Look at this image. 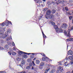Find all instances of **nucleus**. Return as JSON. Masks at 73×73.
Segmentation results:
<instances>
[{
  "mask_svg": "<svg viewBox=\"0 0 73 73\" xmlns=\"http://www.w3.org/2000/svg\"><path fill=\"white\" fill-rule=\"evenodd\" d=\"M0 35H2L1 36L2 38H7V39L6 40L7 41H9L10 40V39L12 40V37L11 36H9L7 34H3V33L2 32V31H0Z\"/></svg>",
  "mask_w": 73,
  "mask_h": 73,
  "instance_id": "1",
  "label": "nucleus"
},
{
  "mask_svg": "<svg viewBox=\"0 0 73 73\" xmlns=\"http://www.w3.org/2000/svg\"><path fill=\"white\" fill-rule=\"evenodd\" d=\"M70 26H69V29H68V32L66 31H64V33L66 36H67L68 38H69V37H70V30H72L73 29V26L71 27H70Z\"/></svg>",
  "mask_w": 73,
  "mask_h": 73,
  "instance_id": "2",
  "label": "nucleus"
},
{
  "mask_svg": "<svg viewBox=\"0 0 73 73\" xmlns=\"http://www.w3.org/2000/svg\"><path fill=\"white\" fill-rule=\"evenodd\" d=\"M33 66L32 67V68H31V70H34L35 72H37V68L35 67L36 64H35V62L34 61H33Z\"/></svg>",
  "mask_w": 73,
  "mask_h": 73,
  "instance_id": "3",
  "label": "nucleus"
},
{
  "mask_svg": "<svg viewBox=\"0 0 73 73\" xmlns=\"http://www.w3.org/2000/svg\"><path fill=\"white\" fill-rule=\"evenodd\" d=\"M27 53L25 52H22L21 51H19V52H18V54L19 55H20V56H23V54H27L28 55H29V54H31V53Z\"/></svg>",
  "mask_w": 73,
  "mask_h": 73,
  "instance_id": "4",
  "label": "nucleus"
},
{
  "mask_svg": "<svg viewBox=\"0 0 73 73\" xmlns=\"http://www.w3.org/2000/svg\"><path fill=\"white\" fill-rule=\"evenodd\" d=\"M45 17L46 19H52V18L54 17L53 15H46Z\"/></svg>",
  "mask_w": 73,
  "mask_h": 73,
  "instance_id": "5",
  "label": "nucleus"
},
{
  "mask_svg": "<svg viewBox=\"0 0 73 73\" xmlns=\"http://www.w3.org/2000/svg\"><path fill=\"white\" fill-rule=\"evenodd\" d=\"M8 26L9 25V23L8 22H4L2 24H1V26L3 27V26Z\"/></svg>",
  "mask_w": 73,
  "mask_h": 73,
  "instance_id": "6",
  "label": "nucleus"
},
{
  "mask_svg": "<svg viewBox=\"0 0 73 73\" xmlns=\"http://www.w3.org/2000/svg\"><path fill=\"white\" fill-rule=\"evenodd\" d=\"M25 64V61L24 60H22L21 62V64H19V66L21 67V68H22L23 69V66H24V65Z\"/></svg>",
  "mask_w": 73,
  "mask_h": 73,
  "instance_id": "7",
  "label": "nucleus"
},
{
  "mask_svg": "<svg viewBox=\"0 0 73 73\" xmlns=\"http://www.w3.org/2000/svg\"><path fill=\"white\" fill-rule=\"evenodd\" d=\"M68 60V58H66V59L62 61L61 62H59V65H62V64H64V63L65 64V61H67L66 60Z\"/></svg>",
  "mask_w": 73,
  "mask_h": 73,
  "instance_id": "8",
  "label": "nucleus"
},
{
  "mask_svg": "<svg viewBox=\"0 0 73 73\" xmlns=\"http://www.w3.org/2000/svg\"><path fill=\"white\" fill-rule=\"evenodd\" d=\"M62 29L61 28H59L56 29V32H60V33H62Z\"/></svg>",
  "mask_w": 73,
  "mask_h": 73,
  "instance_id": "9",
  "label": "nucleus"
},
{
  "mask_svg": "<svg viewBox=\"0 0 73 73\" xmlns=\"http://www.w3.org/2000/svg\"><path fill=\"white\" fill-rule=\"evenodd\" d=\"M50 13H51V11L49 9L46 12V15H47V16L49 15L50 14Z\"/></svg>",
  "mask_w": 73,
  "mask_h": 73,
  "instance_id": "10",
  "label": "nucleus"
},
{
  "mask_svg": "<svg viewBox=\"0 0 73 73\" xmlns=\"http://www.w3.org/2000/svg\"><path fill=\"white\" fill-rule=\"evenodd\" d=\"M68 27V25L66 23H64L62 25V28H66Z\"/></svg>",
  "mask_w": 73,
  "mask_h": 73,
  "instance_id": "11",
  "label": "nucleus"
},
{
  "mask_svg": "<svg viewBox=\"0 0 73 73\" xmlns=\"http://www.w3.org/2000/svg\"><path fill=\"white\" fill-rule=\"evenodd\" d=\"M72 54H73V51H72L70 50L68 52V55L70 56L71 55H72Z\"/></svg>",
  "mask_w": 73,
  "mask_h": 73,
  "instance_id": "12",
  "label": "nucleus"
},
{
  "mask_svg": "<svg viewBox=\"0 0 73 73\" xmlns=\"http://www.w3.org/2000/svg\"><path fill=\"white\" fill-rule=\"evenodd\" d=\"M58 3H62V2H63V4L64 3H66V4H67V1H61V0H58Z\"/></svg>",
  "mask_w": 73,
  "mask_h": 73,
  "instance_id": "13",
  "label": "nucleus"
},
{
  "mask_svg": "<svg viewBox=\"0 0 73 73\" xmlns=\"http://www.w3.org/2000/svg\"><path fill=\"white\" fill-rule=\"evenodd\" d=\"M50 70V68L49 67H47L46 68V70H45L44 73H48V71H49Z\"/></svg>",
  "mask_w": 73,
  "mask_h": 73,
  "instance_id": "14",
  "label": "nucleus"
},
{
  "mask_svg": "<svg viewBox=\"0 0 73 73\" xmlns=\"http://www.w3.org/2000/svg\"><path fill=\"white\" fill-rule=\"evenodd\" d=\"M7 32H6L5 33L6 34H7V33H10L11 32V29H9L7 30Z\"/></svg>",
  "mask_w": 73,
  "mask_h": 73,
  "instance_id": "15",
  "label": "nucleus"
},
{
  "mask_svg": "<svg viewBox=\"0 0 73 73\" xmlns=\"http://www.w3.org/2000/svg\"><path fill=\"white\" fill-rule=\"evenodd\" d=\"M58 70L60 71V72H62V71H63V68L60 66H59L58 68Z\"/></svg>",
  "mask_w": 73,
  "mask_h": 73,
  "instance_id": "16",
  "label": "nucleus"
},
{
  "mask_svg": "<svg viewBox=\"0 0 73 73\" xmlns=\"http://www.w3.org/2000/svg\"><path fill=\"white\" fill-rule=\"evenodd\" d=\"M4 48L6 49H8V48H9V46L8 45L6 44Z\"/></svg>",
  "mask_w": 73,
  "mask_h": 73,
  "instance_id": "17",
  "label": "nucleus"
},
{
  "mask_svg": "<svg viewBox=\"0 0 73 73\" xmlns=\"http://www.w3.org/2000/svg\"><path fill=\"white\" fill-rule=\"evenodd\" d=\"M47 66H48V67H50L51 68H54V66L50 64H49L47 65Z\"/></svg>",
  "mask_w": 73,
  "mask_h": 73,
  "instance_id": "18",
  "label": "nucleus"
},
{
  "mask_svg": "<svg viewBox=\"0 0 73 73\" xmlns=\"http://www.w3.org/2000/svg\"><path fill=\"white\" fill-rule=\"evenodd\" d=\"M36 3H38L39 4H40V0H34Z\"/></svg>",
  "mask_w": 73,
  "mask_h": 73,
  "instance_id": "19",
  "label": "nucleus"
},
{
  "mask_svg": "<svg viewBox=\"0 0 73 73\" xmlns=\"http://www.w3.org/2000/svg\"><path fill=\"white\" fill-rule=\"evenodd\" d=\"M40 60H37L36 61V63L38 65L40 64Z\"/></svg>",
  "mask_w": 73,
  "mask_h": 73,
  "instance_id": "20",
  "label": "nucleus"
},
{
  "mask_svg": "<svg viewBox=\"0 0 73 73\" xmlns=\"http://www.w3.org/2000/svg\"><path fill=\"white\" fill-rule=\"evenodd\" d=\"M54 29H56H56H58V27L57 25H54Z\"/></svg>",
  "mask_w": 73,
  "mask_h": 73,
  "instance_id": "21",
  "label": "nucleus"
},
{
  "mask_svg": "<svg viewBox=\"0 0 73 73\" xmlns=\"http://www.w3.org/2000/svg\"><path fill=\"white\" fill-rule=\"evenodd\" d=\"M64 64L66 66H70V64H68L67 62H65Z\"/></svg>",
  "mask_w": 73,
  "mask_h": 73,
  "instance_id": "22",
  "label": "nucleus"
},
{
  "mask_svg": "<svg viewBox=\"0 0 73 73\" xmlns=\"http://www.w3.org/2000/svg\"><path fill=\"white\" fill-rule=\"evenodd\" d=\"M56 70L55 69H52L50 72V73H54L55 72Z\"/></svg>",
  "mask_w": 73,
  "mask_h": 73,
  "instance_id": "23",
  "label": "nucleus"
},
{
  "mask_svg": "<svg viewBox=\"0 0 73 73\" xmlns=\"http://www.w3.org/2000/svg\"><path fill=\"white\" fill-rule=\"evenodd\" d=\"M56 12V11L54 9H52L51 11V12L52 13H55Z\"/></svg>",
  "mask_w": 73,
  "mask_h": 73,
  "instance_id": "24",
  "label": "nucleus"
},
{
  "mask_svg": "<svg viewBox=\"0 0 73 73\" xmlns=\"http://www.w3.org/2000/svg\"><path fill=\"white\" fill-rule=\"evenodd\" d=\"M42 35L43 36V37L44 38H45L46 37V36H45V35H44V33L43 32V31H42Z\"/></svg>",
  "mask_w": 73,
  "mask_h": 73,
  "instance_id": "25",
  "label": "nucleus"
},
{
  "mask_svg": "<svg viewBox=\"0 0 73 73\" xmlns=\"http://www.w3.org/2000/svg\"><path fill=\"white\" fill-rule=\"evenodd\" d=\"M68 58L69 60H73V57L72 56H69Z\"/></svg>",
  "mask_w": 73,
  "mask_h": 73,
  "instance_id": "26",
  "label": "nucleus"
},
{
  "mask_svg": "<svg viewBox=\"0 0 73 73\" xmlns=\"http://www.w3.org/2000/svg\"><path fill=\"white\" fill-rule=\"evenodd\" d=\"M27 61L28 62H31L32 61V60L31 58L28 59L27 60Z\"/></svg>",
  "mask_w": 73,
  "mask_h": 73,
  "instance_id": "27",
  "label": "nucleus"
},
{
  "mask_svg": "<svg viewBox=\"0 0 73 73\" xmlns=\"http://www.w3.org/2000/svg\"><path fill=\"white\" fill-rule=\"evenodd\" d=\"M16 60L18 61H20L21 60V59L19 57H18L16 58Z\"/></svg>",
  "mask_w": 73,
  "mask_h": 73,
  "instance_id": "28",
  "label": "nucleus"
},
{
  "mask_svg": "<svg viewBox=\"0 0 73 73\" xmlns=\"http://www.w3.org/2000/svg\"><path fill=\"white\" fill-rule=\"evenodd\" d=\"M51 24L52 25H53V26L55 25V23L53 22H51Z\"/></svg>",
  "mask_w": 73,
  "mask_h": 73,
  "instance_id": "29",
  "label": "nucleus"
},
{
  "mask_svg": "<svg viewBox=\"0 0 73 73\" xmlns=\"http://www.w3.org/2000/svg\"><path fill=\"white\" fill-rule=\"evenodd\" d=\"M23 56V57L25 58H27V56L26 55H25V54H24Z\"/></svg>",
  "mask_w": 73,
  "mask_h": 73,
  "instance_id": "30",
  "label": "nucleus"
},
{
  "mask_svg": "<svg viewBox=\"0 0 73 73\" xmlns=\"http://www.w3.org/2000/svg\"><path fill=\"white\" fill-rule=\"evenodd\" d=\"M16 54V53L14 52H13L12 53V55H13V56H15Z\"/></svg>",
  "mask_w": 73,
  "mask_h": 73,
  "instance_id": "31",
  "label": "nucleus"
},
{
  "mask_svg": "<svg viewBox=\"0 0 73 73\" xmlns=\"http://www.w3.org/2000/svg\"><path fill=\"white\" fill-rule=\"evenodd\" d=\"M26 69H31V67H30V66H26Z\"/></svg>",
  "mask_w": 73,
  "mask_h": 73,
  "instance_id": "32",
  "label": "nucleus"
},
{
  "mask_svg": "<svg viewBox=\"0 0 73 73\" xmlns=\"http://www.w3.org/2000/svg\"><path fill=\"white\" fill-rule=\"evenodd\" d=\"M42 16H43L42 15H41V16L39 17V20H41V19H42Z\"/></svg>",
  "mask_w": 73,
  "mask_h": 73,
  "instance_id": "33",
  "label": "nucleus"
},
{
  "mask_svg": "<svg viewBox=\"0 0 73 73\" xmlns=\"http://www.w3.org/2000/svg\"><path fill=\"white\" fill-rule=\"evenodd\" d=\"M47 3V4H48V5H50V4H51V2L50 1H48Z\"/></svg>",
  "mask_w": 73,
  "mask_h": 73,
  "instance_id": "34",
  "label": "nucleus"
},
{
  "mask_svg": "<svg viewBox=\"0 0 73 73\" xmlns=\"http://www.w3.org/2000/svg\"><path fill=\"white\" fill-rule=\"evenodd\" d=\"M47 10H48V8H46L44 9L43 11H44V12H45V11H46Z\"/></svg>",
  "mask_w": 73,
  "mask_h": 73,
  "instance_id": "35",
  "label": "nucleus"
},
{
  "mask_svg": "<svg viewBox=\"0 0 73 73\" xmlns=\"http://www.w3.org/2000/svg\"><path fill=\"white\" fill-rule=\"evenodd\" d=\"M69 19L70 20H71L72 19V18H73V17L72 16H70L69 17Z\"/></svg>",
  "mask_w": 73,
  "mask_h": 73,
  "instance_id": "36",
  "label": "nucleus"
},
{
  "mask_svg": "<svg viewBox=\"0 0 73 73\" xmlns=\"http://www.w3.org/2000/svg\"><path fill=\"white\" fill-rule=\"evenodd\" d=\"M46 60V58L45 57H43L42 58V61H45V60Z\"/></svg>",
  "mask_w": 73,
  "mask_h": 73,
  "instance_id": "37",
  "label": "nucleus"
},
{
  "mask_svg": "<svg viewBox=\"0 0 73 73\" xmlns=\"http://www.w3.org/2000/svg\"><path fill=\"white\" fill-rule=\"evenodd\" d=\"M44 63L43 62H41L40 64V66H44Z\"/></svg>",
  "mask_w": 73,
  "mask_h": 73,
  "instance_id": "38",
  "label": "nucleus"
},
{
  "mask_svg": "<svg viewBox=\"0 0 73 73\" xmlns=\"http://www.w3.org/2000/svg\"><path fill=\"white\" fill-rule=\"evenodd\" d=\"M33 61H32V63H30L29 64V66H32V65H33Z\"/></svg>",
  "mask_w": 73,
  "mask_h": 73,
  "instance_id": "39",
  "label": "nucleus"
},
{
  "mask_svg": "<svg viewBox=\"0 0 73 73\" xmlns=\"http://www.w3.org/2000/svg\"><path fill=\"white\" fill-rule=\"evenodd\" d=\"M65 9L67 11H69V9H68V8L67 7H65Z\"/></svg>",
  "mask_w": 73,
  "mask_h": 73,
  "instance_id": "40",
  "label": "nucleus"
},
{
  "mask_svg": "<svg viewBox=\"0 0 73 73\" xmlns=\"http://www.w3.org/2000/svg\"><path fill=\"white\" fill-rule=\"evenodd\" d=\"M41 54L42 55V56H43L44 57L45 56V55L44 54V53H41Z\"/></svg>",
  "mask_w": 73,
  "mask_h": 73,
  "instance_id": "41",
  "label": "nucleus"
},
{
  "mask_svg": "<svg viewBox=\"0 0 73 73\" xmlns=\"http://www.w3.org/2000/svg\"><path fill=\"white\" fill-rule=\"evenodd\" d=\"M34 57H35L34 55H31L30 56V58H33Z\"/></svg>",
  "mask_w": 73,
  "mask_h": 73,
  "instance_id": "42",
  "label": "nucleus"
},
{
  "mask_svg": "<svg viewBox=\"0 0 73 73\" xmlns=\"http://www.w3.org/2000/svg\"><path fill=\"white\" fill-rule=\"evenodd\" d=\"M0 50H4V49L3 48L0 46Z\"/></svg>",
  "mask_w": 73,
  "mask_h": 73,
  "instance_id": "43",
  "label": "nucleus"
},
{
  "mask_svg": "<svg viewBox=\"0 0 73 73\" xmlns=\"http://www.w3.org/2000/svg\"><path fill=\"white\" fill-rule=\"evenodd\" d=\"M0 73H6V72L5 71H1Z\"/></svg>",
  "mask_w": 73,
  "mask_h": 73,
  "instance_id": "44",
  "label": "nucleus"
},
{
  "mask_svg": "<svg viewBox=\"0 0 73 73\" xmlns=\"http://www.w3.org/2000/svg\"><path fill=\"white\" fill-rule=\"evenodd\" d=\"M70 41H73V38H70Z\"/></svg>",
  "mask_w": 73,
  "mask_h": 73,
  "instance_id": "45",
  "label": "nucleus"
},
{
  "mask_svg": "<svg viewBox=\"0 0 73 73\" xmlns=\"http://www.w3.org/2000/svg\"><path fill=\"white\" fill-rule=\"evenodd\" d=\"M12 45L13 46H15V43H14V42H13Z\"/></svg>",
  "mask_w": 73,
  "mask_h": 73,
  "instance_id": "46",
  "label": "nucleus"
},
{
  "mask_svg": "<svg viewBox=\"0 0 73 73\" xmlns=\"http://www.w3.org/2000/svg\"><path fill=\"white\" fill-rule=\"evenodd\" d=\"M8 53H9V55H11V52H8Z\"/></svg>",
  "mask_w": 73,
  "mask_h": 73,
  "instance_id": "47",
  "label": "nucleus"
},
{
  "mask_svg": "<svg viewBox=\"0 0 73 73\" xmlns=\"http://www.w3.org/2000/svg\"><path fill=\"white\" fill-rule=\"evenodd\" d=\"M60 72V71L59 70H58L56 72V73H59Z\"/></svg>",
  "mask_w": 73,
  "mask_h": 73,
  "instance_id": "48",
  "label": "nucleus"
},
{
  "mask_svg": "<svg viewBox=\"0 0 73 73\" xmlns=\"http://www.w3.org/2000/svg\"><path fill=\"white\" fill-rule=\"evenodd\" d=\"M8 21V22H9V24H11V25H12V24L11 23V21Z\"/></svg>",
  "mask_w": 73,
  "mask_h": 73,
  "instance_id": "49",
  "label": "nucleus"
},
{
  "mask_svg": "<svg viewBox=\"0 0 73 73\" xmlns=\"http://www.w3.org/2000/svg\"><path fill=\"white\" fill-rule=\"evenodd\" d=\"M70 63L71 64H73V60H71L70 62Z\"/></svg>",
  "mask_w": 73,
  "mask_h": 73,
  "instance_id": "50",
  "label": "nucleus"
},
{
  "mask_svg": "<svg viewBox=\"0 0 73 73\" xmlns=\"http://www.w3.org/2000/svg\"><path fill=\"white\" fill-rule=\"evenodd\" d=\"M20 73H26L25 71H22L20 72Z\"/></svg>",
  "mask_w": 73,
  "mask_h": 73,
  "instance_id": "51",
  "label": "nucleus"
},
{
  "mask_svg": "<svg viewBox=\"0 0 73 73\" xmlns=\"http://www.w3.org/2000/svg\"><path fill=\"white\" fill-rule=\"evenodd\" d=\"M66 40L67 41H70V38L67 39Z\"/></svg>",
  "mask_w": 73,
  "mask_h": 73,
  "instance_id": "52",
  "label": "nucleus"
},
{
  "mask_svg": "<svg viewBox=\"0 0 73 73\" xmlns=\"http://www.w3.org/2000/svg\"><path fill=\"white\" fill-rule=\"evenodd\" d=\"M52 4H54H54H55V3H54V2H52Z\"/></svg>",
  "mask_w": 73,
  "mask_h": 73,
  "instance_id": "53",
  "label": "nucleus"
},
{
  "mask_svg": "<svg viewBox=\"0 0 73 73\" xmlns=\"http://www.w3.org/2000/svg\"><path fill=\"white\" fill-rule=\"evenodd\" d=\"M73 0H70V2H72L73 1Z\"/></svg>",
  "mask_w": 73,
  "mask_h": 73,
  "instance_id": "54",
  "label": "nucleus"
},
{
  "mask_svg": "<svg viewBox=\"0 0 73 73\" xmlns=\"http://www.w3.org/2000/svg\"><path fill=\"white\" fill-rule=\"evenodd\" d=\"M66 73H71V72L70 71H69L67 72Z\"/></svg>",
  "mask_w": 73,
  "mask_h": 73,
  "instance_id": "55",
  "label": "nucleus"
},
{
  "mask_svg": "<svg viewBox=\"0 0 73 73\" xmlns=\"http://www.w3.org/2000/svg\"><path fill=\"white\" fill-rule=\"evenodd\" d=\"M36 59V58H35L34 59H33V61H35V60Z\"/></svg>",
  "mask_w": 73,
  "mask_h": 73,
  "instance_id": "56",
  "label": "nucleus"
},
{
  "mask_svg": "<svg viewBox=\"0 0 73 73\" xmlns=\"http://www.w3.org/2000/svg\"><path fill=\"white\" fill-rule=\"evenodd\" d=\"M42 1H43L44 2H45L46 1V0H42Z\"/></svg>",
  "mask_w": 73,
  "mask_h": 73,
  "instance_id": "57",
  "label": "nucleus"
},
{
  "mask_svg": "<svg viewBox=\"0 0 73 73\" xmlns=\"http://www.w3.org/2000/svg\"><path fill=\"white\" fill-rule=\"evenodd\" d=\"M46 58H47V59H49V58H48V57H46Z\"/></svg>",
  "mask_w": 73,
  "mask_h": 73,
  "instance_id": "58",
  "label": "nucleus"
},
{
  "mask_svg": "<svg viewBox=\"0 0 73 73\" xmlns=\"http://www.w3.org/2000/svg\"><path fill=\"white\" fill-rule=\"evenodd\" d=\"M49 61H52V60L50 59H49Z\"/></svg>",
  "mask_w": 73,
  "mask_h": 73,
  "instance_id": "59",
  "label": "nucleus"
},
{
  "mask_svg": "<svg viewBox=\"0 0 73 73\" xmlns=\"http://www.w3.org/2000/svg\"><path fill=\"white\" fill-rule=\"evenodd\" d=\"M59 4V3H56V4H57L58 5Z\"/></svg>",
  "mask_w": 73,
  "mask_h": 73,
  "instance_id": "60",
  "label": "nucleus"
},
{
  "mask_svg": "<svg viewBox=\"0 0 73 73\" xmlns=\"http://www.w3.org/2000/svg\"><path fill=\"white\" fill-rule=\"evenodd\" d=\"M1 24H0L1 27H2V26H1Z\"/></svg>",
  "mask_w": 73,
  "mask_h": 73,
  "instance_id": "61",
  "label": "nucleus"
},
{
  "mask_svg": "<svg viewBox=\"0 0 73 73\" xmlns=\"http://www.w3.org/2000/svg\"><path fill=\"white\" fill-rule=\"evenodd\" d=\"M72 23L73 24V19H72Z\"/></svg>",
  "mask_w": 73,
  "mask_h": 73,
  "instance_id": "62",
  "label": "nucleus"
},
{
  "mask_svg": "<svg viewBox=\"0 0 73 73\" xmlns=\"http://www.w3.org/2000/svg\"><path fill=\"white\" fill-rule=\"evenodd\" d=\"M32 54H33V55H34V54H35V53H33Z\"/></svg>",
  "mask_w": 73,
  "mask_h": 73,
  "instance_id": "63",
  "label": "nucleus"
},
{
  "mask_svg": "<svg viewBox=\"0 0 73 73\" xmlns=\"http://www.w3.org/2000/svg\"><path fill=\"white\" fill-rule=\"evenodd\" d=\"M71 73H73V70L72 71Z\"/></svg>",
  "mask_w": 73,
  "mask_h": 73,
  "instance_id": "64",
  "label": "nucleus"
}]
</instances>
